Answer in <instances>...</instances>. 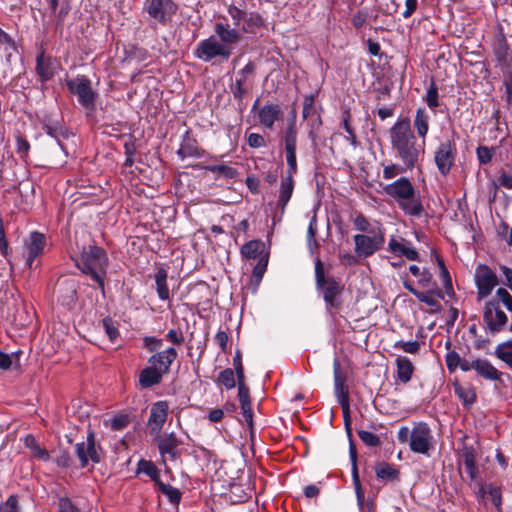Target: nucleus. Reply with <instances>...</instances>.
Here are the masks:
<instances>
[{
	"instance_id": "nucleus-51",
	"label": "nucleus",
	"mask_w": 512,
	"mask_h": 512,
	"mask_svg": "<svg viewBox=\"0 0 512 512\" xmlns=\"http://www.w3.org/2000/svg\"><path fill=\"white\" fill-rule=\"evenodd\" d=\"M317 218L316 215H314L309 222L308 230H307V244L308 247L311 248V244H314L315 247H318L319 244L316 240V234H317Z\"/></svg>"
},
{
	"instance_id": "nucleus-1",
	"label": "nucleus",
	"mask_w": 512,
	"mask_h": 512,
	"mask_svg": "<svg viewBox=\"0 0 512 512\" xmlns=\"http://www.w3.org/2000/svg\"><path fill=\"white\" fill-rule=\"evenodd\" d=\"M389 138L396 157L407 169H413L424 153L425 143L417 141L411 129L410 119L408 117L398 119L389 129Z\"/></svg>"
},
{
	"instance_id": "nucleus-26",
	"label": "nucleus",
	"mask_w": 512,
	"mask_h": 512,
	"mask_svg": "<svg viewBox=\"0 0 512 512\" xmlns=\"http://www.w3.org/2000/svg\"><path fill=\"white\" fill-rule=\"evenodd\" d=\"M465 471L470 480H475L478 476V467L476 463L477 454L472 446H464L460 454Z\"/></svg>"
},
{
	"instance_id": "nucleus-33",
	"label": "nucleus",
	"mask_w": 512,
	"mask_h": 512,
	"mask_svg": "<svg viewBox=\"0 0 512 512\" xmlns=\"http://www.w3.org/2000/svg\"><path fill=\"white\" fill-rule=\"evenodd\" d=\"M349 452H350V458H351V462H352V478H353L354 488H355V491H356L357 499H358L359 503L362 504L363 498H364V494H363V491H362V487H361V483H360V479H359V474H358L357 453H356V449H355V447H354V445L352 443L350 444V451Z\"/></svg>"
},
{
	"instance_id": "nucleus-27",
	"label": "nucleus",
	"mask_w": 512,
	"mask_h": 512,
	"mask_svg": "<svg viewBox=\"0 0 512 512\" xmlns=\"http://www.w3.org/2000/svg\"><path fill=\"white\" fill-rule=\"evenodd\" d=\"M493 53L500 65L509 66L512 59L509 54V45L503 34H499L495 37L493 43Z\"/></svg>"
},
{
	"instance_id": "nucleus-38",
	"label": "nucleus",
	"mask_w": 512,
	"mask_h": 512,
	"mask_svg": "<svg viewBox=\"0 0 512 512\" xmlns=\"http://www.w3.org/2000/svg\"><path fill=\"white\" fill-rule=\"evenodd\" d=\"M137 471L139 473H144L147 476H149L150 479L155 482L156 486L158 485L159 482H162L160 480V471H159V469L151 461H147V460H143V459L140 460L138 462Z\"/></svg>"
},
{
	"instance_id": "nucleus-52",
	"label": "nucleus",
	"mask_w": 512,
	"mask_h": 512,
	"mask_svg": "<svg viewBox=\"0 0 512 512\" xmlns=\"http://www.w3.org/2000/svg\"><path fill=\"white\" fill-rule=\"evenodd\" d=\"M416 298L433 308H438L440 305L433 292H419L416 294Z\"/></svg>"
},
{
	"instance_id": "nucleus-62",
	"label": "nucleus",
	"mask_w": 512,
	"mask_h": 512,
	"mask_svg": "<svg viewBox=\"0 0 512 512\" xmlns=\"http://www.w3.org/2000/svg\"><path fill=\"white\" fill-rule=\"evenodd\" d=\"M248 145L251 148H260L265 146V139L262 135L258 133H251L247 138Z\"/></svg>"
},
{
	"instance_id": "nucleus-42",
	"label": "nucleus",
	"mask_w": 512,
	"mask_h": 512,
	"mask_svg": "<svg viewBox=\"0 0 512 512\" xmlns=\"http://www.w3.org/2000/svg\"><path fill=\"white\" fill-rule=\"evenodd\" d=\"M456 395L463 401L465 405H471L476 399V393L474 389L470 387H463L461 385L455 386Z\"/></svg>"
},
{
	"instance_id": "nucleus-36",
	"label": "nucleus",
	"mask_w": 512,
	"mask_h": 512,
	"mask_svg": "<svg viewBox=\"0 0 512 512\" xmlns=\"http://www.w3.org/2000/svg\"><path fill=\"white\" fill-rule=\"evenodd\" d=\"M495 356L512 369V339L503 341L495 347Z\"/></svg>"
},
{
	"instance_id": "nucleus-49",
	"label": "nucleus",
	"mask_w": 512,
	"mask_h": 512,
	"mask_svg": "<svg viewBox=\"0 0 512 512\" xmlns=\"http://www.w3.org/2000/svg\"><path fill=\"white\" fill-rule=\"evenodd\" d=\"M297 131L293 124L289 125L285 133V150H296Z\"/></svg>"
},
{
	"instance_id": "nucleus-63",
	"label": "nucleus",
	"mask_w": 512,
	"mask_h": 512,
	"mask_svg": "<svg viewBox=\"0 0 512 512\" xmlns=\"http://www.w3.org/2000/svg\"><path fill=\"white\" fill-rule=\"evenodd\" d=\"M477 157L481 164H487L492 159V152L488 147L480 146L477 148Z\"/></svg>"
},
{
	"instance_id": "nucleus-56",
	"label": "nucleus",
	"mask_w": 512,
	"mask_h": 512,
	"mask_svg": "<svg viewBox=\"0 0 512 512\" xmlns=\"http://www.w3.org/2000/svg\"><path fill=\"white\" fill-rule=\"evenodd\" d=\"M447 368L450 372H454L460 365L461 357L455 351H450L445 357Z\"/></svg>"
},
{
	"instance_id": "nucleus-57",
	"label": "nucleus",
	"mask_w": 512,
	"mask_h": 512,
	"mask_svg": "<svg viewBox=\"0 0 512 512\" xmlns=\"http://www.w3.org/2000/svg\"><path fill=\"white\" fill-rule=\"evenodd\" d=\"M0 512H20L18 500L15 495H11L8 499L0 505Z\"/></svg>"
},
{
	"instance_id": "nucleus-40",
	"label": "nucleus",
	"mask_w": 512,
	"mask_h": 512,
	"mask_svg": "<svg viewBox=\"0 0 512 512\" xmlns=\"http://www.w3.org/2000/svg\"><path fill=\"white\" fill-rule=\"evenodd\" d=\"M375 473L379 479L394 480L399 476V472L389 463L379 462L375 466Z\"/></svg>"
},
{
	"instance_id": "nucleus-14",
	"label": "nucleus",
	"mask_w": 512,
	"mask_h": 512,
	"mask_svg": "<svg viewBox=\"0 0 512 512\" xmlns=\"http://www.w3.org/2000/svg\"><path fill=\"white\" fill-rule=\"evenodd\" d=\"M145 10L161 24L168 23L176 13L177 6L172 0H146Z\"/></svg>"
},
{
	"instance_id": "nucleus-45",
	"label": "nucleus",
	"mask_w": 512,
	"mask_h": 512,
	"mask_svg": "<svg viewBox=\"0 0 512 512\" xmlns=\"http://www.w3.org/2000/svg\"><path fill=\"white\" fill-rule=\"evenodd\" d=\"M425 101L430 109H435L439 106L438 89L434 82L427 89Z\"/></svg>"
},
{
	"instance_id": "nucleus-61",
	"label": "nucleus",
	"mask_w": 512,
	"mask_h": 512,
	"mask_svg": "<svg viewBox=\"0 0 512 512\" xmlns=\"http://www.w3.org/2000/svg\"><path fill=\"white\" fill-rule=\"evenodd\" d=\"M58 512H80L79 509L67 497L59 499Z\"/></svg>"
},
{
	"instance_id": "nucleus-30",
	"label": "nucleus",
	"mask_w": 512,
	"mask_h": 512,
	"mask_svg": "<svg viewBox=\"0 0 512 512\" xmlns=\"http://www.w3.org/2000/svg\"><path fill=\"white\" fill-rule=\"evenodd\" d=\"M167 277L168 273L164 268H159L154 276L157 295L163 301L170 298V292L167 285Z\"/></svg>"
},
{
	"instance_id": "nucleus-9",
	"label": "nucleus",
	"mask_w": 512,
	"mask_h": 512,
	"mask_svg": "<svg viewBox=\"0 0 512 512\" xmlns=\"http://www.w3.org/2000/svg\"><path fill=\"white\" fill-rule=\"evenodd\" d=\"M287 161V174L281 180L277 206L283 213L294 190L293 175L297 172L296 150H285Z\"/></svg>"
},
{
	"instance_id": "nucleus-17",
	"label": "nucleus",
	"mask_w": 512,
	"mask_h": 512,
	"mask_svg": "<svg viewBox=\"0 0 512 512\" xmlns=\"http://www.w3.org/2000/svg\"><path fill=\"white\" fill-rule=\"evenodd\" d=\"M169 405L167 401H157L150 409L148 428L151 435L159 436L168 417Z\"/></svg>"
},
{
	"instance_id": "nucleus-13",
	"label": "nucleus",
	"mask_w": 512,
	"mask_h": 512,
	"mask_svg": "<svg viewBox=\"0 0 512 512\" xmlns=\"http://www.w3.org/2000/svg\"><path fill=\"white\" fill-rule=\"evenodd\" d=\"M333 372L335 395L343 410L346 429L349 431V393L348 388L345 386V376L337 359L333 363Z\"/></svg>"
},
{
	"instance_id": "nucleus-46",
	"label": "nucleus",
	"mask_w": 512,
	"mask_h": 512,
	"mask_svg": "<svg viewBox=\"0 0 512 512\" xmlns=\"http://www.w3.org/2000/svg\"><path fill=\"white\" fill-rule=\"evenodd\" d=\"M394 348L409 354H417L420 350V343L416 340L407 342L400 340L394 344Z\"/></svg>"
},
{
	"instance_id": "nucleus-43",
	"label": "nucleus",
	"mask_w": 512,
	"mask_h": 512,
	"mask_svg": "<svg viewBox=\"0 0 512 512\" xmlns=\"http://www.w3.org/2000/svg\"><path fill=\"white\" fill-rule=\"evenodd\" d=\"M245 83L246 80L244 79V77L237 76L235 82L230 86L234 98L237 99L239 103H242L243 97L247 92V89L245 88Z\"/></svg>"
},
{
	"instance_id": "nucleus-19",
	"label": "nucleus",
	"mask_w": 512,
	"mask_h": 512,
	"mask_svg": "<svg viewBox=\"0 0 512 512\" xmlns=\"http://www.w3.org/2000/svg\"><path fill=\"white\" fill-rule=\"evenodd\" d=\"M27 248L26 264L29 268H32L34 260L42 254L46 245V238L44 234L39 232H32L29 238L25 241Z\"/></svg>"
},
{
	"instance_id": "nucleus-11",
	"label": "nucleus",
	"mask_w": 512,
	"mask_h": 512,
	"mask_svg": "<svg viewBox=\"0 0 512 512\" xmlns=\"http://www.w3.org/2000/svg\"><path fill=\"white\" fill-rule=\"evenodd\" d=\"M68 90L77 96L78 102L86 109H93L95 106L96 93L91 87V81L84 75L66 81Z\"/></svg>"
},
{
	"instance_id": "nucleus-7",
	"label": "nucleus",
	"mask_w": 512,
	"mask_h": 512,
	"mask_svg": "<svg viewBox=\"0 0 512 512\" xmlns=\"http://www.w3.org/2000/svg\"><path fill=\"white\" fill-rule=\"evenodd\" d=\"M227 11L233 26L239 29L241 35L256 34L265 26V20L258 12H247L236 5H230Z\"/></svg>"
},
{
	"instance_id": "nucleus-39",
	"label": "nucleus",
	"mask_w": 512,
	"mask_h": 512,
	"mask_svg": "<svg viewBox=\"0 0 512 512\" xmlns=\"http://www.w3.org/2000/svg\"><path fill=\"white\" fill-rule=\"evenodd\" d=\"M205 169L207 171H210L217 175V177H222L225 179H233L237 176V170L229 165H226L224 163L221 164H215V165H208L205 166Z\"/></svg>"
},
{
	"instance_id": "nucleus-8",
	"label": "nucleus",
	"mask_w": 512,
	"mask_h": 512,
	"mask_svg": "<svg viewBox=\"0 0 512 512\" xmlns=\"http://www.w3.org/2000/svg\"><path fill=\"white\" fill-rule=\"evenodd\" d=\"M355 254L358 258H367L378 251L385 242V233L382 227L373 228L369 234H356L353 236Z\"/></svg>"
},
{
	"instance_id": "nucleus-60",
	"label": "nucleus",
	"mask_w": 512,
	"mask_h": 512,
	"mask_svg": "<svg viewBox=\"0 0 512 512\" xmlns=\"http://www.w3.org/2000/svg\"><path fill=\"white\" fill-rule=\"evenodd\" d=\"M353 223H354L355 229L362 232L361 234H363L364 232L369 234V231H372V229H373V228H371L370 223L368 222L366 217L363 215H358L354 219Z\"/></svg>"
},
{
	"instance_id": "nucleus-34",
	"label": "nucleus",
	"mask_w": 512,
	"mask_h": 512,
	"mask_svg": "<svg viewBox=\"0 0 512 512\" xmlns=\"http://www.w3.org/2000/svg\"><path fill=\"white\" fill-rule=\"evenodd\" d=\"M178 155L182 158L185 157H196L199 158L202 156L203 151L197 146V143L194 139L186 137L177 151Z\"/></svg>"
},
{
	"instance_id": "nucleus-28",
	"label": "nucleus",
	"mask_w": 512,
	"mask_h": 512,
	"mask_svg": "<svg viewBox=\"0 0 512 512\" xmlns=\"http://www.w3.org/2000/svg\"><path fill=\"white\" fill-rule=\"evenodd\" d=\"M429 122L430 115L428 111L424 107H419L415 113L413 126L416 129L418 136L422 139V141H424V143L426 142V136L429 131Z\"/></svg>"
},
{
	"instance_id": "nucleus-59",
	"label": "nucleus",
	"mask_w": 512,
	"mask_h": 512,
	"mask_svg": "<svg viewBox=\"0 0 512 512\" xmlns=\"http://www.w3.org/2000/svg\"><path fill=\"white\" fill-rule=\"evenodd\" d=\"M129 422L128 415H118L111 419L110 427L112 430H121L127 427Z\"/></svg>"
},
{
	"instance_id": "nucleus-41",
	"label": "nucleus",
	"mask_w": 512,
	"mask_h": 512,
	"mask_svg": "<svg viewBox=\"0 0 512 512\" xmlns=\"http://www.w3.org/2000/svg\"><path fill=\"white\" fill-rule=\"evenodd\" d=\"M157 487L169 499L171 503L178 504L180 502L181 492L179 489L163 482H159Z\"/></svg>"
},
{
	"instance_id": "nucleus-10",
	"label": "nucleus",
	"mask_w": 512,
	"mask_h": 512,
	"mask_svg": "<svg viewBox=\"0 0 512 512\" xmlns=\"http://www.w3.org/2000/svg\"><path fill=\"white\" fill-rule=\"evenodd\" d=\"M231 54L229 48L225 47L214 35L201 40L194 50L195 57L204 62H209L216 57L228 60Z\"/></svg>"
},
{
	"instance_id": "nucleus-16",
	"label": "nucleus",
	"mask_w": 512,
	"mask_h": 512,
	"mask_svg": "<svg viewBox=\"0 0 512 512\" xmlns=\"http://www.w3.org/2000/svg\"><path fill=\"white\" fill-rule=\"evenodd\" d=\"M214 32V36H216V38H218V40H220L225 47L229 48L231 53L234 46L237 45L242 39V35L239 29L235 26L232 27L227 22L226 18H223V20L217 21L214 24Z\"/></svg>"
},
{
	"instance_id": "nucleus-5",
	"label": "nucleus",
	"mask_w": 512,
	"mask_h": 512,
	"mask_svg": "<svg viewBox=\"0 0 512 512\" xmlns=\"http://www.w3.org/2000/svg\"><path fill=\"white\" fill-rule=\"evenodd\" d=\"M397 440L402 444H408L412 452L422 455H429L433 449V434L429 425L425 422H418L410 429L401 427L397 432Z\"/></svg>"
},
{
	"instance_id": "nucleus-58",
	"label": "nucleus",
	"mask_w": 512,
	"mask_h": 512,
	"mask_svg": "<svg viewBox=\"0 0 512 512\" xmlns=\"http://www.w3.org/2000/svg\"><path fill=\"white\" fill-rule=\"evenodd\" d=\"M437 260L440 268V277L443 281L445 289H452V281L448 269L446 268L444 262L440 258H438Z\"/></svg>"
},
{
	"instance_id": "nucleus-24",
	"label": "nucleus",
	"mask_w": 512,
	"mask_h": 512,
	"mask_svg": "<svg viewBox=\"0 0 512 512\" xmlns=\"http://www.w3.org/2000/svg\"><path fill=\"white\" fill-rule=\"evenodd\" d=\"M477 375L488 381H501L503 372L499 371L489 360L476 358Z\"/></svg>"
},
{
	"instance_id": "nucleus-50",
	"label": "nucleus",
	"mask_w": 512,
	"mask_h": 512,
	"mask_svg": "<svg viewBox=\"0 0 512 512\" xmlns=\"http://www.w3.org/2000/svg\"><path fill=\"white\" fill-rule=\"evenodd\" d=\"M267 265L268 255H264L259 259L258 263L253 268V278L257 283H259L262 280L264 273L266 272Z\"/></svg>"
},
{
	"instance_id": "nucleus-29",
	"label": "nucleus",
	"mask_w": 512,
	"mask_h": 512,
	"mask_svg": "<svg viewBox=\"0 0 512 512\" xmlns=\"http://www.w3.org/2000/svg\"><path fill=\"white\" fill-rule=\"evenodd\" d=\"M164 374L159 371L155 366L149 364L148 367L143 369L139 375V383L143 388H149L153 385L159 384Z\"/></svg>"
},
{
	"instance_id": "nucleus-20",
	"label": "nucleus",
	"mask_w": 512,
	"mask_h": 512,
	"mask_svg": "<svg viewBox=\"0 0 512 512\" xmlns=\"http://www.w3.org/2000/svg\"><path fill=\"white\" fill-rule=\"evenodd\" d=\"M56 69V59L46 56L44 52L37 55L35 70L42 83L51 80L55 75Z\"/></svg>"
},
{
	"instance_id": "nucleus-21",
	"label": "nucleus",
	"mask_w": 512,
	"mask_h": 512,
	"mask_svg": "<svg viewBox=\"0 0 512 512\" xmlns=\"http://www.w3.org/2000/svg\"><path fill=\"white\" fill-rule=\"evenodd\" d=\"M157 447L162 457L169 455L171 459L176 460L178 458L177 449L180 445V441L174 432L156 436Z\"/></svg>"
},
{
	"instance_id": "nucleus-54",
	"label": "nucleus",
	"mask_w": 512,
	"mask_h": 512,
	"mask_svg": "<svg viewBox=\"0 0 512 512\" xmlns=\"http://www.w3.org/2000/svg\"><path fill=\"white\" fill-rule=\"evenodd\" d=\"M238 397L241 407L251 405L249 398V388L245 385L244 380L238 381Z\"/></svg>"
},
{
	"instance_id": "nucleus-25",
	"label": "nucleus",
	"mask_w": 512,
	"mask_h": 512,
	"mask_svg": "<svg viewBox=\"0 0 512 512\" xmlns=\"http://www.w3.org/2000/svg\"><path fill=\"white\" fill-rule=\"evenodd\" d=\"M281 116L282 111L277 104H265L258 111L260 124L269 129L273 127L275 121L279 120Z\"/></svg>"
},
{
	"instance_id": "nucleus-6",
	"label": "nucleus",
	"mask_w": 512,
	"mask_h": 512,
	"mask_svg": "<svg viewBox=\"0 0 512 512\" xmlns=\"http://www.w3.org/2000/svg\"><path fill=\"white\" fill-rule=\"evenodd\" d=\"M315 281L316 288L322 293L327 308L340 307L343 286L335 278L325 274L324 265L319 258L315 260Z\"/></svg>"
},
{
	"instance_id": "nucleus-53",
	"label": "nucleus",
	"mask_w": 512,
	"mask_h": 512,
	"mask_svg": "<svg viewBox=\"0 0 512 512\" xmlns=\"http://www.w3.org/2000/svg\"><path fill=\"white\" fill-rule=\"evenodd\" d=\"M406 170H407L406 166L400 167V166H397L396 164L387 165V166H384V168H383V177H384V179H387V180L393 179L396 176H398L399 174L404 173Z\"/></svg>"
},
{
	"instance_id": "nucleus-3",
	"label": "nucleus",
	"mask_w": 512,
	"mask_h": 512,
	"mask_svg": "<svg viewBox=\"0 0 512 512\" xmlns=\"http://www.w3.org/2000/svg\"><path fill=\"white\" fill-rule=\"evenodd\" d=\"M385 193L395 199L398 206L403 212L409 216L420 217L424 211V207L411 181L406 177L384 187Z\"/></svg>"
},
{
	"instance_id": "nucleus-47",
	"label": "nucleus",
	"mask_w": 512,
	"mask_h": 512,
	"mask_svg": "<svg viewBox=\"0 0 512 512\" xmlns=\"http://www.w3.org/2000/svg\"><path fill=\"white\" fill-rule=\"evenodd\" d=\"M102 326L106 335L112 342H114L119 337V331L115 325V322L111 318H104L102 320Z\"/></svg>"
},
{
	"instance_id": "nucleus-22",
	"label": "nucleus",
	"mask_w": 512,
	"mask_h": 512,
	"mask_svg": "<svg viewBox=\"0 0 512 512\" xmlns=\"http://www.w3.org/2000/svg\"><path fill=\"white\" fill-rule=\"evenodd\" d=\"M177 357V351L174 348H167L164 351L158 352L152 355L148 363L151 366H155L163 374L167 373L170 365Z\"/></svg>"
},
{
	"instance_id": "nucleus-31",
	"label": "nucleus",
	"mask_w": 512,
	"mask_h": 512,
	"mask_svg": "<svg viewBox=\"0 0 512 512\" xmlns=\"http://www.w3.org/2000/svg\"><path fill=\"white\" fill-rule=\"evenodd\" d=\"M396 366H397V378L402 383H407L411 380L414 367L411 361L404 356H399L396 359Z\"/></svg>"
},
{
	"instance_id": "nucleus-4",
	"label": "nucleus",
	"mask_w": 512,
	"mask_h": 512,
	"mask_svg": "<svg viewBox=\"0 0 512 512\" xmlns=\"http://www.w3.org/2000/svg\"><path fill=\"white\" fill-rule=\"evenodd\" d=\"M76 265L83 273L90 276L101 289L104 288L108 258L103 248L95 245L84 247Z\"/></svg>"
},
{
	"instance_id": "nucleus-23",
	"label": "nucleus",
	"mask_w": 512,
	"mask_h": 512,
	"mask_svg": "<svg viewBox=\"0 0 512 512\" xmlns=\"http://www.w3.org/2000/svg\"><path fill=\"white\" fill-rule=\"evenodd\" d=\"M388 250L391 253L397 256H403L408 260L416 261L419 259V253L404 239L399 241L392 237L388 242Z\"/></svg>"
},
{
	"instance_id": "nucleus-35",
	"label": "nucleus",
	"mask_w": 512,
	"mask_h": 512,
	"mask_svg": "<svg viewBox=\"0 0 512 512\" xmlns=\"http://www.w3.org/2000/svg\"><path fill=\"white\" fill-rule=\"evenodd\" d=\"M25 446L30 450L33 457L37 458L38 460L47 462L50 459L49 452L45 449L40 447L38 442L36 441L35 437L33 435H27L25 437Z\"/></svg>"
},
{
	"instance_id": "nucleus-2",
	"label": "nucleus",
	"mask_w": 512,
	"mask_h": 512,
	"mask_svg": "<svg viewBox=\"0 0 512 512\" xmlns=\"http://www.w3.org/2000/svg\"><path fill=\"white\" fill-rule=\"evenodd\" d=\"M483 321L486 330L492 334H498L506 329L512 333V295L500 287L495 294L485 302Z\"/></svg>"
},
{
	"instance_id": "nucleus-64",
	"label": "nucleus",
	"mask_w": 512,
	"mask_h": 512,
	"mask_svg": "<svg viewBox=\"0 0 512 512\" xmlns=\"http://www.w3.org/2000/svg\"><path fill=\"white\" fill-rule=\"evenodd\" d=\"M498 184L506 189H512V174L502 169L498 177Z\"/></svg>"
},
{
	"instance_id": "nucleus-18",
	"label": "nucleus",
	"mask_w": 512,
	"mask_h": 512,
	"mask_svg": "<svg viewBox=\"0 0 512 512\" xmlns=\"http://www.w3.org/2000/svg\"><path fill=\"white\" fill-rule=\"evenodd\" d=\"M455 155V146L450 141L442 142L435 151L434 160L442 175H447L450 172Z\"/></svg>"
},
{
	"instance_id": "nucleus-48",
	"label": "nucleus",
	"mask_w": 512,
	"mask_h": 512,
	"mask_svg": "<svg viewBox=\"0 0 512 512\" xmlns=\"http://www.w3.org/2000/svg\"><path fill=\"white\" fill-rule=\"evenodd\" d=\"M357 434L361 441L367 446L376 447L381 443L380 438L372 432L366 430H358Z\"/></svg>"
},
{
	"instance_id": "nucleus-12",
	"label": "nucleus",
	"mask_w": 512,
	"mask_h": 512,
	"mask_svg": "<svg viewBox=\"0 0 512 512\" xmlns=\"http://www.w3.org/2000/svg\"><path fill=\"white\" fill-rule=\"evenodd\" d=\"M76 455L80 461V467L85 468L89 462L98 463L101 460V447L96 445L94 432L89 430L86 441L77 443Z\"/></svg>"
},
{
	"instance_id": "nucleus-15",
	"label": "nucleus",
	"mask_w": 512,
	"mask_h": 512,
	"mask_svg": "<svg viewBox=\"0 0 512 512\" xmlns=\"http://www.w3.org/2000/svg\"><path fill=\"white\" fill-rule=\"evenodd\" d=\"M475 283L478 298L482 299L489 296L498 285V278L487 265H479L475 270Z\"/></svg>"
},
{
	"instance_id": "nucleus-37",
	"label": "nucleus",
	"mask_w": 512,
	"mask_h": 512,
	"mask_svg": "<svg viewBox=\"0 0 512 512\" xmlns=\"http://www.w3.org/2000/svg\"><path fill=\"white\" fill-rule=\"evenodd\" d=\"M59 292L61 293L62 303L69 304L74 301L76 296V283L72 279H66L59 284Z\"/></svg>"
},
{
	"instance_id": "nucleus-32",
	"label": "nucleus",
	"mask_w": 512,
	"mask_h": 512,
	"mask_svg": "<svg viewBox=\"0 0 512 512\" xmlns=\"http://www.w3.org/2000/svg\"><path fill=\"white\" fill-rule=\"evenodd\" d=\"M265 245L260 240H251L244 244L241 248V253L245 258L256 259L264 256Z\"/></svg>"
},
{
	"instance_id": "nucleus-44",
	"label": "nucleus",
	"mask_w": 512,
	"mask_h": 512,
	"mask_svg": "<svg viewBox=\"0 0 512 512\" xmlns=\"http://www.w3.org/2000/svg\"><path fill=\"white\" fill-rule=\"evenodd\" d=\"M218 382L226 387L227 389H232L235 387V377L234 371L230 368L224 369L220 372L218 376Z\"/></svg>"
},
{
	"instance_id": "nucleus-55",
	"label": "nucleus",
	"mask_w": 512,
	"mask_h": 512,
	"mask_svg": "<svg viewBox=\"0 0 512 512\" xmlns=\"http://www.w3.org/2000/svg\"><path fill=\"white\" fill-rule=\"evenodd\" d=\"M315 115L316 114L314 109V96L310 94L304 98L302 116L304 119H307L310 116Z\"/></svg>"
}]
</instances>
